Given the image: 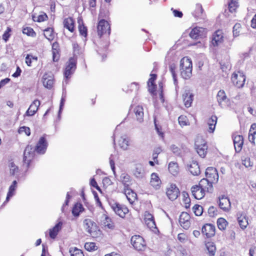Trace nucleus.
Wrapping results in <instances>:
<instances>
[{"label": "nucleus", "mask_w": 256, "mask_h": 256, "mask_svg": "<svg viewBox=\"0 0 256 256\" xmlns=\"http://www.w3.org/2000/svg\"><path fill=\"white\" fill-rule=\"evenodd\" d=\"M180 66L182 77L185 80L190 78L192 76V60L188 57H184L181 60Z\"/></svg>", "instance_id": "f257e3e1"}, {"label": "nucleus", "mask_w": 256, "mask_h": 256, "mask_svg": "<svg viewBox=\"0 0 256 256\" xmlns=\"http://www.w3.org/2000/svg\"><path fill=\"white\" fill-rule=\"evenodd\" d=\"M77 56L74 54L73 56L70 58L66 62L65 68L64 72V78L66 80L64 82L66 84L68 82V79L71 77L76 68Z\"/></svg>", "instance_id": "f03ea898"}, {"label": "nucleus", "mask_w": 256, "mask_h": 256, "mask_svg": "<svg viewBox=\"0 0 256 256\" xmlns=\"http://www.w3.org/2000/svg\"><path fill=\"white\" fill-rule=\"evenodd\" d=\"M196 152L202 158H204L207 152L208 146L205 140L201 137H198L194 143Z\"/></svg>", "instance_id": "7ed1b4c3"}, {"label": "nucleus", "mask_w": 256, "mask_h": 256, "mask_svg": "<svg viewBox=\"0 0 256 256\" xmlns=\"http://www.w3.org/2000/svg\"><path fill=\"white\" fill-rule=\"evenodd\" d=\"M207 30L205 28L196 26L191 29L189 32L190 38L194 40H201L206 37Z\"/></svg>", "instance_id": "20e7f679"}, {"label": "nucleus", "mask_w": 256, "mask_h": 256, "mask_svg": "<svg viewBox=\"0 0 256 256\" xmlns=\"http://www.w3.org/2000/svg\"><path fill=\"white\" fill-rule=\"evenodd\" d=\"M110 206L115 213L121 218H124L128 212V208L124 205L112 202L110 203Z\"/></svg>", "instance_id": "39448f33"}, {"label": "nucleus", "mask_w": 256, "mask_h": 256, "mask_svg": "<svg viewBox=\"0 0 256 256\" xmlns=\"http://www.w3.org/2000/svg\"><path fill=\"white\" fill-rule=\"evenodd\" d=\"M131 243L134 248L138 251L144 250L146 247L144 239L140 236H132L131 238Z\"/></svg>", "instance_id": "423d86ee"}, {"label": "nucleus", "mask_w": 256, "mask_h": 256, "mask_svg": "<svg viewBox=\"0 0 256 256\" xmlns=\"http://www.w3.org/2000/svg\"><path fill=\"white\" fill-rule=\"evenodd\" d=\"M35 148L32 146L28 145L24 152V163L28 168L35 154Z\"/></svg>", "instance_id": "0eeeda50"}, {"label": "nucleus", "mask_w": 256, "mask_h": 256, "mask_svg": "<svg viewBox=\"0 0 256 256\" xmlns=\"http://www.w3.org/2000/svg\"><path fill=\"white\" fill-rule=\"evenodd\" d=\"M233 84L238 88H242L246 81V76L243 72H234L231 78Z\"/></svg>", "instance_id": "6e6552de"}, {"label": "nucleus", "mask_w": 256, "mask_h": 256, "mask_svg": "<svg viewBox=\"0 0 256 256\" xmlns=\"http://www.w3.org/2000/svg\"><path fill=\"white\" fill-rule=\"evenodd\" d=\"M206 178L214 183H216L218 180V174L216 169L214 167H208L205 172Z\"/></svg>", "instance_id": "1a4fd4ad"}, {"label": "nucleus", "mask_w": 256, "mask_h": 256, "mask_svg": "<svg viewBox=\"0 0 256 256\" xmlns=\"http://www.w3.org/2000/svg\"><path fill=\"white\" fill-rule=\"evenodd\" d=\"M46 134L40 137L34 148L36 152L39 154H44L45 153L48 143L46 138Z\"/></svg>", "instance_id": "9d476101"}, {"label": "nucleus", "mask_w": 256, "mask_h": 256, "mask_svg": "<svg viewBox=\"0 0 256 256\" xmlns=\"http://www.w3.org/2000/svg\"><path fill=\"white\" fill-rule=\"evenodd\" d=\"M166 193L170 200H174L178 198L180 192L178 188L175 184H170L167 188Z\"/></svg>", "instance_id": "9b49d317"}, {"label": "nucleus", "mask_w": 256, "mask_h": 256, "mask_svg": "<svg viewBox=\"0 0 256 256\" xmlns=\"http://www.w3.org/2000/svg\"><path fill=\"white\" fill-rule=\"evenodd\" d=\"M97 29L98 34L100 36L106 34L109 35L110 34V24L107 21L104 20H102L98 22Z\"/></svg>", "instance_id": "f8f14e48"}, {"label": "nucleus", "mask_w": 256, "mask_h": 256, "mask_svg": "<svg viewBox=\"0 0 256 256\" xmlns=\"http://www.w3.org/2000/svg\"><path fill=\"white\" fill-rule=\"evenodd\" d=\"M224 39L222 30H218L212 34L211 42L214 46H218L224 42Z\"/></svg>", "instance_id": "ddd939ff"}, {"label": "nucleus", "mask_w": 256, "mask_h": 256, "mask_svg": "<svg viewBox=\"0 0 256 256\" xmlns=\"http://www.w3.org/2000/svg\"><path fill=\"white\" fill-rule=\"evenodd\" d=\"M218 206L220 209L224 212H228L230 210L231 204L230 200L224 196L218 198Z\"/></svg>", "instance_id": "4468645a"}, {"label": "nucleus", "mask_w": 256, "mask_h": 256, "mask_svg": "<svg viewBox=\"0 0 256 256\" xmlns=\"http://www.w3.org/2000/svg\"><path fill=\"white\" fill-rule=\"evenodd\" d=\"M212 184L214 183L207 178H202L200 180L198 186L205 192H212L213 190Z\"/></svg>", "instance_id": "2eb2a0df"}, {"label": "nucleus", "mask_w": 256, "mask_h": 256, "mask_svg": "<svg viewBox=\"0 0 256 256\" xmlns=\"http://www.w3.org/2000/svg\"><path fill=\"white\" fill-rule=\"evenodd\" d=\"M190 216L186 212H182L180 216L179 222L184 229H188L190 226Z\"/></svg>", "instance_id": "dca6fc26"}, {"label": "nucleus", "mask_w": 256, "mask_h": 256, "mask_svg": "<svg viewBox=\"0 0 256 256\" xmlns=\"http://www.w3.org/2000/svg\"><path fill=\"white\" fill-rule=\"evenodd\" d=\"M236 152L241 151L244 144V138L241 135L234 134L232 136Z\"/></svg>", "instance_id": "f3484780"}, {"label": "nucleus", "mask_w": 256, "mask_h": 256, "mask_svg": "<svg viewBox=\"0 0 256 256\" xmlns=\"http://www.w3.org/2000/svg\"><path fill=\"white\" fill-rule=\"evenodd\" d=\"M215 226L210 224H206L202 228V232L206 238H211L215 234Z\"/></svg>", "instance_id": "a211bd4d"}, {"label": "nucleus", "mask_w": 256, "mask_h": 256, "mask_svg": "<svg viewBox=\"0 0 256 256\" xmlns=\"http://www.w3.org/2000/svg\"><path fill=\"white\" fill-rule=\"evenodd\" d=\"M40 104V102L38 100H35L30 105L29 108L26 112L25 115L27 116H32L38 111Z\"/></svg>", "instance_id": "6ab92c4d"}, {"label": "nucleus", "mask_w": 256, "mask_h": 256, "mask_svg": "<svg viewBox=\"0 0 256 256\" xmlns=\"http://www.w3.org/2000/svg\"><path fill=\"white\" fill-rule=\"evenodd\" d=\"M84 227L86 231L90 234H92L96 231V224L90 219L86 218L84 220Z\"/></svg>", "instance_id": "aec40b11"}, {"label": "nucleus", "mask_w": 256, "mask_h": 256, "mask_svg": "<svg viewBox=\"0 0 256 256\" xmlns=\"http://www.w3.org/2000/svg\"><path fill=\"white\" fill-rule=\"evenodd\" d=\"M191 190L193 196L197 200H200L203 198L206 192L204 190H202L198 185L192 186Z\"/></svg>", "instance_id": "412c9836"}, {"label": "nucleus", "mask_w": 256, "mask_h": 256, "mask_svg": "<svg viewBox=\"0 0 256 256\" xmlns=\"http://www.w3.org/2000/svg\"><path fill=\"white\" fill-rule=\"evenodd\" d=\"M193 94L189 90H186L182 94L183 101L184 106L186 108H189L191 106L193 101Z\"/></svg>", "instance_id": "4be33fe9"}, {"label": "nucleus", "mask_w": 256, "mask_h": 256, "mask_svg": "<svg viewBox=\"0 0 256 256\" xmlns=\"http://www.w3.org/2000/svg\"><path fill=\"white\" fill-rule=\"evenodd\" d=\"M238 221L240 228L244 230L248 224V218L244 213H238Z\"/></svg>", "instance_id": "5701e85b"}, {"label": "nucleus", "mask_w": 256, "mask_h": 256, "mask_svg": "<svg viewBox=\"0 0 256 256\" xmlns=\"http://www.w3.org/2000/svg\"><path fill=\"white\" fill-rule=\"evenodd\" d=\"M133 174L138 178H143L145 175V171L142 165L140 164H136L133 170Z\"/></svg>", "instance_id": "b1692460"}, {"label": "nucleus", "mask_w": 256, "mask_h": 256, "mask_svg": "<svg viewBox=\"0 0 256 256\" xmlns=\"http://www.w3.org/2000/svg\"><path fill=\"white\" fill-rule=\"evenodd\" d=\"M150 184L156 190L160 188L161 184V180L156 173L154 172L152 174Z\"/></svg>", "instance_id": "393cba45"}, {"label": "nucleus", "mask_w": 256, "mask_h": 256, "mask_svg": "<svg viewBox=\"0 0 256 256\" xmlns=\"http://www.w3.org/2000/svg\"><path fill=\"white\" fill-rule=\"evenodd\" d=\"M42 82L44 87L50 89L54 84L53 78L47 74H44L42 76Z\"/></svg>", "instance_id": "a878e982"}, {"label": "nucleus", "mask_w": 256, "mask_h": 256, "mask_svg": "<svg viewBox=\"0 0 256 256\" xmlns=\"http://www.w3.org/2000/svg\"><path fill=\"white\" fill-rule=\"evenodd\" d=\"M124 194L130 204H132L136 199V193L129 188H124Z\"/></svg>", "instance_id": "bb28decb"}, {"label": "nucleus", "mask_w": 256, "mask_h": 256, "mask_svg": "<svg viewBox=\"0 0 256 256\" xmlns=\"http://www.w3.org/2000/svg\"><path fill=\"white\" fill-rule=\"evenodd\" d=\"M136 120L140 122L143 121L144 118V109L142 106H136L134 110Z\"/></svg>", "instance_id": "cd10ccee"}, {"label": "nucleus", "mask_w": 256, "mask_h": 256, "mask_svg": "<svg viewBox=\"0 0 256 256\" xmlns=\"http://www.w3.org/2000/svg\"><path fill=\"white\" fill-rule=\"evenodd\" d=\"M188 170L194 176H198L200 172V166L196 162H192L188 167Z\"/></svg>", "instance_id": "c85d7f7f"}, {"label": "nucleus", "mask_w": 256, "mask_h": 256, "mask_svg": "<svg viewBox=\"0 0 256 256\" xmlns=\"http://www.w3.org/2000/svg\"><path fill=\"white\" fill-rule=\"evenodd\" d=\"M62 222H58L50 230V236L54 239L58 235V232L61 230L62 227Z\"/></svg>", "instance_id": "c756f323"}, {"label": "nucleus", "mask_w": 256, "mask_h": 256, "mask_svg": "<svg viewBox=\"0 0 256 256\" xmlns=\"http://www.w3.org/2000/svg\"><path fill=\"white\" fill-rule=\"evenodd\" d=\"M74 20L72 18H66L64 20V28L70 32H73L74 30Z\"/></svg>", "instance_id": "7c9ffc66"}, {"label": "nucleus", "mask_w": 256, "mask_h": 256, "mask_svg": "<svg viewBox=\"0 0 256 256\" xmlns=\"http://www.w3.org/2000/svg\"><path fill=\"white\" fill-rule=\"evenodd\" d=\"M218 118L216 116H212L208 120V132H213L215 130V126L217 122Z\"/></svg>", "instance_id": "2f4dec72"}, {"label": "nucleus", "mask_w": 256, "mask_h": 256, "mask_svg": "<svg viewBox=\"0 0 256 256\" xmlns=\"http://www.w3.org/2000/svg\"><path fill=\"white\" fill-rule=\"evenodd\" d=\"M118 144L122 148L126 150L129 146V140L126 136H122L118 140Z\"/></svg>", "instance_id": "473e14b6"}, {"label": "nucleus", "mask_w": 256, "mask_h": 256, "mask_svg": "<svg viewBox=\"0 0 256 256\" xmlns=\"http://www.w3.org/2000/svg\"><path fill=\"white\" fill-rule=\"evenodd\" d=\"M104 219L102 221L103 226L106 228L114 229V222H112L111 218L106 215H104Z\"/></svg>", "instance_id": "72a5a7b5"}, {"label": "nucleus", "mask_w": 256, "mask_h": 256, "mask_svg": "<svg viewBox=\"0 0 256 256\" xmlns=\"http://www.w3.org/2000/svg\"><path fill=\"white\" fill-rule=\"evenodd\" d=\"M78 28L80 34V35L84 36V37H86L87 36V28L84 25L83 21L82 18H78Z\"/></svg>", "instance_id": "f704fd0d"}, {"label": "nucleus", "mask_w": 256, "mask_h": 256, "mask_svg": "<svg viewBox=\"0 0 256 256\" xmlns=\"http://www.w3.org/2000/svg\"><path fill=\"white\" fill-rule=\"evenodd\" d=\"M168 170L173 175L176 176L178 172V166L176 162H171L168 164Z\"/></svg>", "instance_id": "c9c22d12"}, {"label": "nucleus", "mask_w": 256, "mask_h": 256, "mask_svg": "<svg viewBox=\"0 0 256 256\" xmlns=\"http://www.w3.org/2000/svg\"><path fill=\"white\" fill-rule=\"evenodd\" d=\"M206 249L208 251V254L209 256H214L216 248L215 244L212 242H208L206 244Z\"/></svg>", "instance_id": "e433bc0d"}, {"label": "nucleus", "mask_w": 256, "mask_h": 256, "mask_svg": "<svg viewBox=\"0 0 256 256\" xmlns=\"http://www.w3.org/2000/svg\"><path fill=\"white\" fill-rule=\"evenodd\" d=\"M120 181L123 184L124 188H129L130 176L126 174H122L120 176Z\"/></svg>", "instance_id": "4c0bfd02"}, {"label": "nucleus", "mask_w": 256, "mask_h": 256, "mask_svg": "<svg viewBox=\"0 0 256 256\" xmlns=\"http://www.w3.org/2000/svg\"><path fill=\"white\" fill-rule=\"evenodd\" d=\"M84 210L83 206L81 204L76 203L72 208V214L74 216H78L80 215V212H82Z\"/></svg>", "instance_id": "58836bf2"}, {"label": "nucleus", "mask_w": 256, "mask_h": 256, "mask_svg": "<svg viewBox=\"0 0 256 256\" xmlns=\"http://www.w3.org/2000/svg\"><path fill=\"white\" fill-rule=\"evenodd\" d=\"M228 224V223L226 220L222 218H220L217 220L218 227L220 230H224Z\"/></svg>", "instance_id": "ea45409f"}, {"label": "nucleus", "mask_w": 256, "mask_h": 256, "mask_svg": "<svg viewBox=\"0 0 256 256\" xmlns=\"http://www.w3.org/2000/svg\"><path fill=\"white\" fill-rule=\"evenodd\" d=\"M170 71L171 72L173 78L174 85L176 86L178 85V80L176 79V66L174 64H170L169 66Z\"/></svg>", "instance_id": "a19ab883"}, {"label": "nucleus", "mask_w": 256, "mask_h": 256, "mask_svg": "<svg viewBox=\"0 0 256 256\" xmlns=\"http://www.w3.org/2000/svg\"><path fill=\"white\" fill-rule=\"evenodd\" d=\"M226 99V96L225 92L223 90L218 91L217 94V100L220 105H222V102H224Z\"/></svg>", "instance_id": "79ce46f5"}, {"label": "nucleus", "mask_w": 256, "mask_h": 256, "mask_svg": "<svg viewBox=\"0 0 256 256\" xmlns=\"http://www.w3.org/2000/svg\"><path fill=\"white\" fill-rule=\"evenodd\" d=\"M69 252L70 256H84L83 252L76 247L70 248Z\"/></svg>", "instance_id": "37998d69"}, {"label": "nucleus", "mask_w": 256, "mask_h": 256, "mask_svg": "<svg viewBox=\"0 0 256 256\" xmlns=\"http://www.w3.org/2000/svg\"><path fill=\"white\" fill-rule=\"evenodd\" d=\"M238 6V0H231L228 4L229 10L230 12H234Z\"/></svg>", "instance_id": "c03bdc74"}, {"label": "nucleus", "mask_w": 256, "mask_h": 256, "mask_svg": "<svg viewBox=\"0 0 256 256\" xmlns=\"http://www.w3.org/2000/svg\"><path fill=\"white\" fill-rule=\"evenodd\" d=\"M22 32L24 34H26L28 36L34 37L36 36V34L34 32V30L30 27L24 28L22 30Z\"/></svg>", "instance_id": "a18cd8bd"}, {"label": "nucleus", "mask_w": 256, "mask_h": 256, "mask_svg": "<svg viewBox=\"0 0 256 256\" xmlns=\"http://www.w3.org/2000/svg\"><path fill=\"white\" fill-rule=\"evenodd\" d=\"M44 34L49 40H52L54 38L53 30L52 28H48L44 30Z\"/></svg>", "instance_id": "49530a36"}, {"label": "nucleus", "mask_w": 256, "mask_h": 256, "mask_svg": "<svg viewBox=\"0 0 256 256\" xmlns=\"http://www.w3.org/2000/svg\"><path fill=\"white\" fill-rule=\"evenodd\" d=\"M193 210L196 216H200L202 214L203 212V208L200 205L195 204L193 206Z\"/></svg>", "instance_id": "de8ad7c7"}, {"label": "nucleus", "mask_w": 256, "mask_h": 256, "mask_svg": "<svg viewBox=\"0 0 256 256\" xmlns=\"http://www.w3.org/2000/svg\"><path fill=\"white\" fill-rule=\"evenodd\" d=\"M10 174L14 176L18 172V167L15 165L14 162H10L9 165Z\"/></svg>", "instance_id": "09e8293b"}, {"label": "nucleus", "mask_w": 256, "mask_h": 256, "mask_svg": "<svg viewBox=\"0 0 256 256\" xmlns=\"http://www.w3.org/2000/svg\"><path fill=\"white\" fill-rule=\"evenodd\" d=\"M16 187H14L10 186L8 189V192L7 194L6 200L4 202H8L10 198H12L14 194Z\"/></svg>", "instance_id": "8fccbe9b"}, {"label": "nucleus", "mask_w": 256, "mask_h": 256, "mask_svg": "<svg viewBox=\"0 0 256 256\" xmlns=\"http://www.w3.org/2000/svg\"><path fill=\"white\" fill-rule=\"evenodd\" d=\"M242 164L246 168H251L253 166V162L251 161L249 157H245L242 158Z\"/></svg>", "instance_id": "3c124183"}, {"label": "nucleus", "mask_w": 256, "mask_h": 256, "mask_svg": "<svg viewBox=\"0 0 256 256\" xmlns=\"http://www.w3.org/2000/svg\"><path fill=\"white\" fill-rule=\"evenodd\" d=\"M184 196L183 201L185 204V208H188L190 207V200L189 198V196L188 193L184 192L182 193Z\"/></svg>", "instance_id": "603ef678"}, {"label": "nucleus", "mask_w": 256, "mask_h": 256, "mask_svg": "<svg viewBox=\"0 0 256 256\" xmlns=\"http://www.w3.org/2000/svg\"><path fill=\"white\" fill-rule=\"evenodd\" d=\"M241 28V24L239 23H236L233 27V35L234 37L238 36L240 35Z\"/></svg>", "instance_id": "864d4df0"}, {"label": "nucleus", "mask_w": 256, "mask_h": 256, "mask_svg": "<svg viewBox=\"0 0 256 256\" xmlns=\"http://www.w3.org/2000/svg\"><path fill=\"white\" fill-rule=\"evenodd\" d=\"M84 248L86 250L90 252L97 249V247L94 242H86L84 244Z\"/></svg>", "instance_id": "5fc2aeb1"}, {"label": "nucleus", "mask_w": 256, "mask_h": 256, "mask_svg": "<svg viewBox=\"0 0 256 256\" xmlns=\"http://www.w3.org/2000/svg\"><path fill=\"white\" fill-rule=\"evenodd\" d=\"M48 18L47 15L46 14H42L38 16H34L32 19L34 22H42L46 20Z\"/></svg>", "instance_id": "6e6d98bb"}, {"label": "nucleus", "mask_w": 256, "mask_h": 256, "mask_svg": "<svg viewBox=\"0 0 256 256\" xmlns=\"http://www.w3.org/2000/svg\"><path fill=\"white\" fill-rule=\"evenodd\" d=\"M178 120L179 124L182 126H187L188 123V120L187 118L184 116H179Z\"/></svg>", "instance_id": "4d7b16f0"}, {"label": "nucleus", "mask_w": 256, "mask_h": 256, "mask_svg": "<svg viewBox=\"0 0 256 256\" xmlns=\"http://www.w3.org/2000/svg\"><path fill=\"white\" fill-rule=\"evenodd\" d=\"M60 58L58 49H52V60L54 62H58Z\"/></svg>", "instance_id": "13d9d810"}, {"label": "nucleus", "mask_w": 256, "mask_h": 256, "mask_svg": "<svg viewBox=\"0 0 256 256\" xmlns=\"http://www.w3.org/2000/svg\"><path fill=\"white\" fill-rule=\"evenodd\" d=\"M170 148L172 152L174 154H176V156H179L180 154L181 150L178 146H176L175 144H172L170 146Z\"/></svg>", "instance_id": "bf43d9fd"}, {"label": "nucleus", "mask_w": 256, "mask_h": 256, "mask_svg": "<svg viewBox=\"0 0 256 256\" xmlns=\"http://www.w3.org/2000/svg\"><path fill=\"white\" fill-rule=\"evenodd\" d=\"M150 76V78L148 80V87H150V84H151V86H152V88H154V82L156 78V74H151Z\"/></svg>", "instance_id": "052dcab7"}, {"label": "nucleus", "mask_w": 256, "mask_h": 256, "mask_svg": "<svg viewBox=\"0 0 256 256\" xmlns=\"http://www.w3.org/2000/svg\"><path fill=\"white\" fill-rule=\"evenodd\" d=\"M24 132L27 136H29L30 134V128L26 126L20 127L18 130L19 133H22Z\"/></svg>", "instance_id": "680f3d73"}, {"label": "nucleus", "mask_w": 256, "mask_h": 256, "mask_svg": "<svg viewBox=\"0 0 256 256\" xmlns=\"http://www.w3.org/2000/svg\"><path fill=\"white\" fill-rule=\"evenodd\" d=\"M66 96V94L63 92L62 96L60 100V109L58 111V114L60 115V112H62V110L63 108V106H64V102H65V98Z\"/></svg>", "instance_id": "e2e57ef3"}, {"label": "nucleus", "mask_w": 256, "mask_h": 256, "mask_svg": "<svg viewBox=\"0 0 256 256\" xmlns=\"http://www.w3.org/2000/svg\"><path fill=\"white\" fill-rule=\"evenodd\" d=\"M216 208L213 206H210L208 210V213L210 216H214L216 214Z\"/></svg>", "instance_id": "0e129e2a"}, {"label": "nucleus", "mask_w": 256, "mask_h": 256, "mask_svg": "<svg viewBox=\"0 0 256 256\" xmlns=\"http://www.w3.org/2000/svg\"><path fill=\"white\" fill-rule=\"evenodd\" d=\"M171 10L172 11L173 14L175 17L182 18L183 14L182 12L174 10L173 8H171Z\"/></svg>", "instance_id": "69168bd1"}, {"label": "nucleus", "mask_w": 256, "mask_h": 256, "mask_svg": "<svg viewBox=\"0 0 256 256\" xmlns=\"http://www.w3.org/2000/svg\"><path fill=\"white\" fill-rule=\"evenodd\" d=\"M11 31V30L10 28H8L4 32L2 36L3 39L6 42L9 38L10 34L9 32Z\"/></svg>", "instance_id": "338daca9"}, {"label": "nucleus", "mask_w": 256, "mask_h": 256, "mask_svg": "<svg viewBox=\"0 0 256 256\" xmlns=\"http://www.w3.org/2000/svg\"><path fill=\"white\" fill-rule=\"evenodd\" d=\"M249 133L250 134H256V124H252L250 128Z\"/></svg>", "instance_id": "774afa93"}]
</instances>
